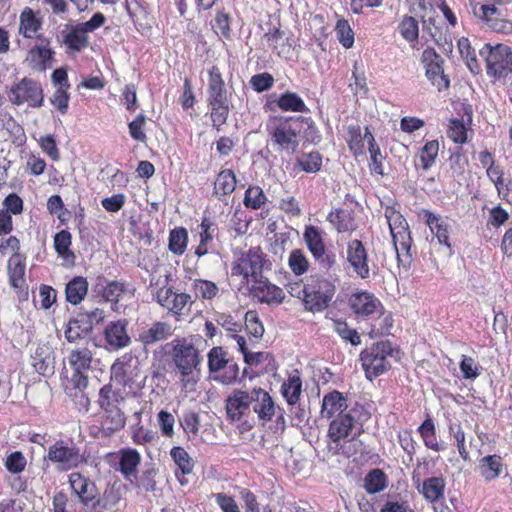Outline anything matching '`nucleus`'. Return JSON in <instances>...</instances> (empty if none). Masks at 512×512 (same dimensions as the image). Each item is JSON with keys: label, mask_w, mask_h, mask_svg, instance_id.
<instances>
[{"label": "nucleus", "mask_w": 512, "mask_h": 512, "mask_svg": "<svg viewBox=\"0 0 512 512\" xmlns=\"http://www.w3.org/2000/svg\"><path fill=\"white\" fill-rule=\"evenodd\" d=\"M225 409L227 419L245 429H251L256 419L267 422L275 415L274 401L262 388L234 390L225 401Z\"/></svg>", "instance_id": "nucleus-1"}, {"label": "nucleus", "mask_w": 512, "mask_h": 512, "mask_svg": "<svg viewBox=\"0 0 512 512\" xmlns=\"http://www.w3.org/2000/svg\"><path fill=\"white\" fill-rule=\"evenodd\" d=\"M127 291L126 284L120 281H109L103 295L105 302L117 303L122 294Z\"/></svg>", "instance_id": "nucleus-61"}, {"label": "nucleus", "mask_w": 512, "mask_h": 512, "mask_svg": "<svg viewBox=\"0 0 512 512\" xmlns=\"http://www.w3.org/2000/svg\"><path fill=\"white\" fill-rule=\"evenodd\" d=\"M422 62L426 68V77L439 91L449 87V79L444 74L443 59L433 48H426L422 53Z\"/></svg>", "instance_id": "nucleus-14"}, {"label": "nucleus", "mask_w": 512, "mask_h": 512, "mask_svg": "<svg viewBox=\"0 0 512 512\" xmlns=\"http://www.w3.org/2000/svg\"><path fill=\"white\" fill-rule=\"evenodd\" d=\"M438 151L439 143L437 140L427 142L421 149L419 158L424 170L429 169L435 163Z\"/></svg>", "instance_id": "nucleus-52"}, {"label": "nucleus", "mask_w": 512, "mask_h": 512, "mask_svg": "<svg viewBox=\"0 0 512 512\" xmlns=\"http://www.w3.org/2000/svg\"><path fill=\"white\" fill-rule=\"evenodd\" d=\"M37 40L39 43L29 50L26 62L31 69L43 72L52 66L55 52L50 46V40L44 35H38Z\"/></svg>", "instance_id": "nucleus-15"}, {"label": "nucleus", "mask_w": 512, "mask_h": 512, "mask_svg": "<svg viewBox=\"0 0 512 512\" xmlns=\"http://www.w3.org/2000/svg\"><path fill=\"white\" fill-rule=\"evenodd\" d=\"M130 394L112 383L104 385L99 391L98 404L101 409L122 407Z\"/></svg>", "instance_id": "nucleus-25"}, {"label": "nucleus", "mask_w": 512, "mask_h": 512, "mask_svg": "<svg viewBox=\"0 0 512 512\" xmlns=\"http://www.w3.org/2000/svg\"><path fill=\"white\" fill-rule=\"evenodd\" d=\"M264 39L270 49L275 51L279 56L285 55L289 52L291 44L289 38L286 37L285 32L279 28H273L264 35Z\"/></svg>", "instance_id": "nucleus-35"}, {"label": "nucleus", "mask_w": 512, "mask_h": 512, "mask_svg": "<svg viewBox=\"0 0 512 512\" xmlns=\"http://www.w3.org/2000/svg\"><path fill=\"white\" fill-rule=\"evenodd\" d=\"M288 265L295 275H302L308 271L309 262L300 249L291 251L288 259Z\"/></svg>", "instance_id": "nucleus-51"}, {"label": "nucleus", "mask_w": 512, "mask_h": 512, "mask_svg": "<svg viewBox=\"0 0 512 512\" xmlns=\"http://www.w3.org/2000/svg\"><path fill=\"white\" fill-rule=\"evenodd\" d=\"M370 418V413L360 405L348 409L345 414L336 415L328 428V438L334 444L329 446L333 454L349 456L345 443L356 440L364 431V423Z\"/></svg>", "instance_id": "nucleus-2"}, {"label": "nucleus", "mask_w": 512, "mask_h": 512, "mask_svg": "<svg viewBox=\"0 0 512 512\" xmlns=\"http://www.w3.org/2000/svg\"><path fill=\"white\" fill-rule=\"evenodd\" d=\"M228 359L222 347H213L208 353V368L211 373L218 372L226 367Z\"/></svg>", "instance_id": "nucleus-53"}, {"label": "nucleus", "mask_w": 512, "mask_h": 512, "mask_svg": "<svg viewBox=\"0 0 512 512\" xmlns=\"http://www.w3.org/2000/svg\"><path fill=\"white\" fill-rule=\"evenodd\" d=\"M69 89L56 88L53 96L50 98L51 104L62 114H66L68 111V104L70 95Z\"/></svg>", "instance_id": "nucleus-63"}, {"label": "nucleus", "mask_w": 512, "mask_h": 512, "mask_svg": "<svg viewBox=\"0 0 512 512\" xmlns=\"http://www.w3.org/2000/svg\"><path fill=\"white\" fill-rule=\"evenodd\" d=\"M118 468L127 481L134 483L136 479L137 469L141 462V455L136 449L124 448L117 453Z\"/></svg>", "instance_id": "nucleus-22"}, {"label": "nucleus", "mask_w": 512, "mask_h": 512, "mask_svg": "<svg viewBox=\"0 0 512 512\" xmlns=\"http://www.w3.org/2000/svg\"><path fill=\"white\" fill-rule=\"evenodd\" d=\"M170 456L178 466V469L181 471L182 475H188L192 473L194 463L184 448L180 446L173 447L170 451Z\"/></svg>", "instance_id": "nucleus-48"}, {"label": "nucleus", "mask_w": 512, "mask_h": 512, "mask_svg": "<svg viewBox=\"0 0 512 512\" xmlns=\"http://www.w3.org/2000/svg\"><path fill=\"white\" fill-rule=\"evenodd\" d=\"M157 420L159 424L160 431L163 436L167 438H172L174 436V425L175 418L174 416L165 410H161L157 415Z\"/></svg>", "instance_id": "nucleus-60"}, {"label": "nucleus", "mask_w": 512, "mask_h": 512, "mask_svg": "<svg viewBox=\"0 0 512 512\" xmlns=\"http://www.w3.org/2000/svg\"><path fill=\"white\" fill-rule=\"evenodd\" d=\"M154 299L156 302L173 313L176 316H181L184 314V309L191 302V296L187 293H177L173 290L172 287H162L160 288Z\"/></svg>", "instance_id": "nucleus-17"}, {"label": "nucleus", "mask_w": 512, "mask_h": 512, "mask_svg": "<svg viewBox=\"0 0 512 512\" xmlns=\"http://www.w3.org/2000/svg\"><path fill=\"white\" fill-rule=\"evenodd\" d=\"M398 31L406 41L415 42L419 37L418 21L414 17L406 15L399 23Z\"/></svg>", "instance_id": "nucleus-49"}, {"label": "nucleus", "mask_w": 512, "mask_h": 512, "mask_svg": "<svg viewBox=\"0 0 512 512\" xmlns=\"http://www.w3.org/2000/svg\"><path fill=\"white\" fill-rule=\"evenodd\" d=\"M188 232L183 227L174 228L169 235V250L175 255H182L187 247Z\"/></svg>", "instance_id": "nucleus-46"}, {"label": "nucleus", "mask_w": 512, "mask_h": 512, "mask_svg": "<svg viewBox=\"0 0 512 512\" xmlns=\"http://www.w3.org/2000/svg\"><path fill=\"white\" fill-rule=\"evenodd\" d=\"M480 55L485 57L488 75L500 79L512 73L511 47L504 44H485Z\"/></svg>", "instance_id": "nucleus-8"}, {"label": "nucleus", "mask_w": 512, "mask_h": 512, "mask_svg": "<svg viewBox=\"0 0 512 512\" xmlns=\"http://www.w3.org/2000/svg\"><path fill=\"white\" fill-rule=\"evenodd\" d=\"M89 332L90 326L85 325L83 320L76 318L68 322L64 334L69 343H76L82 340Z\"/></svg>", "instance_id": "nucleus-45"}, {"label": "nucleus", "mask_w": 512, "mask_h": 512, "mask_svg": "<svg viewBox=\"0 0 512 512\" xmlns=\"http://www.w3.org/2000/svg\"><path fill=\"white\" fill-rule=\"evenodd\" d=\"M8 98L12 104L17 106L27 104L31 108H40L44 104V91L39 81L23 77L11 85Z\"/></svg>", "instance_id": "nucleus-6"}, {"label": "nucleus", "mask_w": 512, "mask_h": 512, "mask_svg": "<svg viewBox=\"0 0 512 512\" xmlns=\"http://www.w3.org/2000/svg\"><path fill=\"white\" fill-rule=\"evenodd\" d=\"M278 107L283 111L307 112L308 108L302 98L293 92H286L277 100Z\"/></svg>", "instance_id": "nucleus-43"}, {"label": "nucleus", "mask_w": 512, "mask_h": 512, "mask_svg": "<svg viewBox=\"0 0 512 512\" xmlns=\"http://www.w3.org/2000/svg\"><path fill=\"white\" fill-rule=\"evenodd\" d=\"M32 366L35 370L46 376L53 373L54 370V357L53 350L48 343H40L36 346L34 352L31 355Z\"/></svg>", "instance_id": "nucleus-23"}, {"label": "nucleus", "mask_w": 512, "mask_h": 512, "mask_svg": "<svg viewBox=\"0 0 512 512\" xmlns=\"http://www.w3.org/2000/svg\"><path fill=\"white\" fill-rule=\"evenodd\" d=\"M245 325L247 332L256 339H259L263 336L264 326L254 312L246 313Z\"/></svg>", "instance_id": "nucleus-64"}, {"label": "nucleus", "mask_w": 512, "mask_h": 512, "mask_svg": "<svg viewBox=\"0 0 512 512\" xmlns=\"http://www.w3.org/2000/svg\"><path fill=\"white\" fill-rule=\"evenodd\" d=\"M300 118L273 121L267 126L268 133L274 145L280 150L294 152L298 145Z\"/></svg>", "instance_id": "nucleus-10"}, {"label": "nucleus", "mask_w": 512, "mask_h": 512, "mask_svg": "<svg viewBox=\"0 0 512 512\" xmlns=\"http://www.w3.org/2000/svg\"><path fill=\"white\" fill-rule=\"evenodd\" d=\"M502 459L498 455L483 457L478 465L480 474L488 481L496 479L502 472Z\"/></svg>", "instance_id": "nucleus-37"}, {"label": "nucleus", "mask_w": 512, "mask_h": 512, "mask_svg": "<svg viewBox=\"0 0 512 512\" xmlns=\"http://www.w3.org/2000/svg\"><path fill=\"white\" fill-rule=\"evenodd\" d=\"M139 377L138 363L133 360V356L129 353L118 358L111 366V382L121 386V389L129 394H134L142 388Z\"/></svg>", "instance_id": "nucleus-4"}, {"label": "nucleus", "mask_w": 512, "mask_h": 512, "mask_svg": "<svg viewBox=\"0 0 512 512\" xmlns=\"http://www.w3.org/2000/svg\"><path fill=\"white\" fill-rule=\"evenodd\" d=\"M88 287V281L85 277H74L66 285V300L72 305L80 304L87 295Z\"/></svg>", "instance_id": "nucleus-31"}, {"label": "nucleus", "mask_w": 512, "mask_h": 512, "mask_svg": "<svg viewBox=\"0 0 512 512\" xmlns=\"http://www.w3.org/2000/svg\"><path fill=\"white\" fill-rule=\"evenodd\" d=\"M364 487L369 494L381 492L386 487V475L380 469H374L365 477Z\"/></svg>", "instance_id": "nucleus-50"}, {"label": "nucleus", "mask_w": 512, "mask_h": 512, "mask_svg": "<svg viewBox=\"0 0 512 512\" xmlns=\"http://www.w3.org/2000/svg\"><path fill=\"white\" fill-rule=\"evenodd\" d=\"M173 361L182 386L187 388L196 384L201 358L194 345L186 339L178 340L173 348Z\"/></svg>", "instance_id": "nucleus-3"}, {"label": "nucleus", "mask_w": 512, "mask_h": 512, "mask_svg": "<svg viewBox=\"0 0 512 512\" xmlns=\"http://www.w3.org/2000/svg\"><path fill=\"white\" fill-rule=\"evenodd\" d=\"M347 402L338 391H333L324 396L322 400L321 415L323 418L334 419L336 415L345 414Z\"/></svg>", "instance_id": "nucleus-26"}, {"label": "nucleus", "mask_w": 512, "mask_h": 512, "mask_svg": "<svg viewBox=\"0 0 512 512\" xmlns=\"http://www.w3.org/2000/svg\"><path fill=\"white\" fill-rule=\"evenodd\" d=\"M346 259L352 268L353 272L361 279H367L370 277V267L368 252L362 243L358 239L350 240L347 243Z\"/></svg>", "instance_id": "nucleus-16"}, {"label": "nucleus", "mask_w": 512, "mask_h": 512, "mask_svg": "<svg viewBox=\"0 0 512 512\" xmlns=\"http://www.w3.org/2000/svg\"><path fill=\"white\" fill-rule=\"evenodd\" d=\"M236 184L237 179L235 173L231 169H223L218 173L215 179L214 194L219 200H223L225 196L235 190Z\"/></svg>", "instance_id": "nucleus-30"}, {"label": "nucleus", "mask_w": 512, "mask_h": 512, "mask_svg": "<svg viewBox=\"0 0 512 512\" xmlns=\"http://www.w3.org/2000/svg\"><path fill=\"white\" fill-rule=\"evenodd\" d=\"M249 290L253 297L257 298L262 303H267L269 305H279L282 303L285 295L283 290L270 283L263 276L255 282L249 285Z\"/></svg>", "instance_id": "nucleus-18"}, {"label": "nucleus", "mask_w": 512, "mask_h": 512, "mask_svg": "<svg viewBox=\"0 0 512 512\" xmlns=\"http://www.w3.org/2000/svg\"><path fill=\"white\" fill-rule=\"evenodd\" d=\"M304 292V304L306 309L312 312H321L332 301L336 287L327 279L312 278Z\"/></svg>", "instance_id": "nucleus-9"}, {"label": "nucleus", "mask_w": 512, "mask_h": 512, "mask_svg": "<svg viewBox=\"0 0 512 512\" xmlns=\"http://www.w3.org/2000/svg\"><path fill=\"white\" fill-rule=\"evenodd\" d=\"M365 138H367L368 150L371 157V171L383 175L384 172L382 165V154L379 146L375 142L374 136L371 134L368 127L365 128Z\"/></svg>", "instance_id": "nucleus-44"}, {"label": "nucleus", "mask_w": 512, "mask_h": 512, "mask_svg": "<svg viewBox=\"0 0 512 512\" xmlns=\"http://www.w3.org/2000/svg\"><path fill=\"white\" fill-rule=\"evenodd\" d=\"M333 329L342 339L349 341L352 345L357 346L361 343V338L358 332L350 328L346 322L334 320Z\"/></svg>", "instance_id": "nucleus-54"}, {"label": "nucleus", "mask_w": 512, "mask_h": 512, "mask_svg": "<svg viewBox=\"0 0 512 512\" xmlns=\"http://www.w3.org/2000/svg\"><path fill=\"white\" fill-rule=\"evenodd\" d=\"M281 392L287 403L291 406L298 403L302 392V381L298 375L289 376L287 382L281 386Z\"/></svg>", "instance_id": "nucleus-42"}, {"label": "nucleus", "mask_w": 512, "mask_h": 512, "mask_svg": "<svg viewBox=\"0 0 512 512\" xmlns=\"http://www.w3.org/2000/svg\"><path fill=\"white\" fill-rule=\"evenodd\" d=\"M302 170L315 173L320 170L322 166V156L319 152H311L304 154L298 161Z\"/></svg>", "instance_id": "nucleus-59"}, {"label": "nucleus", "mask_w": 512, "mask_h": 512, "mask_svg": "<svg viewBox=\"0 0 512 512\" xmlns=\"http://www.w3.org/2000/svg\"><path fill=\"white\" fill-rule=\"evenodd\" d=\"M200 242L195 249V254L198 257H202L212 249V241L216 228L205 218L201 225Z\"/></svg>", "instance_id": "nucleus-41"}, {"label": "nucleus", "mask_w": 512, "mask_h": 512, "mask_svg": "<svg viewBox=\"0 0 512 512\" xmlns=\"http://www.w3.org/2000/svg\"><path fill=\"white\" fill-rule=\"evenodd\" d=\"M266 201V196L259 186H250L245 192L244 205L248 208L259 209Z\"/></svg>", "instance_id": "nucleus-55"}, {"label": "nucleus", "mask_w": 512, "mask_h": 512, "mask_svg": "<svg viewBox=\"0 0 512 512\" xmlns=\"http://www.w3.org/2000/svg\"><path fill=\"white\" fill-rule=\"evenodd\" d=\"M228 99L225 83L217 67H212L209 71V83L207 89V101Z\"/></svg>", "instance_id": "nucleus-33"}, {"label": "nucleus", "mask_w": 512, "mask_h": 512, "mask_svg": "<svg viewBox=\"0 0 512 512\" xmlns=\"http://www.w3.org/2000/svg\"><path fill=\"white\" fill-rule=\"evenodd\" d=\"M9 283L15 289H21L25 285V262L19 255L12 256L8 261Z\"/></svg>", "instance_id": "nucleus-36"}, {"label": "nucleus", "mask_w": 512, "mask_h": 512, "mask_svg": "<svg viewBox=\"0 0 512 512\" xmlns=\"http://www.w3.org/2000/svg\"><path fill=\"white\" fill-rule=\"evenodd\" d=\"M69 483L72 490L80 497L81 501L88 503L94 498V483L78 472H73L69 476Z\"/></svg>", "instance_id": "nucleus-32"}, {"label": "nucleus", "mask_w": 512, "mask_h": 512, "mask_svg": "<svg viewBox=\"0 0 512 512\" xmlns=\"http://www.w3.org/2000/svg\"><path fill=\"white\" fill-rule=\"evenodd\" d=\"M102 410L104 412L102 428L106 435H111L125 426L126 417L122 407H112Z\"/></svg>", "instance_id": "nucleus-29"}, {"label": "nucleus", "mask_w": 512, "mask_h": 512, "mask_svg": "<svg viewBox=\"0 0 512 512\" xmlns=\"http://www.w3.org/2000/svg\"><path fill=\"white\" fill-rule=\"evenodd\" d=\"M385 216L387 218L391 234L409 228L406 219L399 212L395 210L386 209Z\"/></svg>", "instance_id": "nucleus-62"}, {"label": "nucleus", "mask_w": 512, "mask_h": 512, "mask_svg": "<svg viewBox=\"0 0 512 512\" xmlns=\"http://www.w3.org/2000/svg\"><path fill=\"white\" fill-rule=\"evenodd\" d=\"M392 345L389 341H381L360 354L362 368L370 380L386 372L390 367L388 357L392 356Z\"/></svg>", "instance_id": "nucleus-5"}, {"label": "nucleus", "mask_w": 512, "mask_h": 512, "mask_svg": "<svg viewBox=\"0 0 512 512\" xmlns=\"http://www.w3.org/2000/svg\"><path fill=\"white\" fill-rule=\"evenodd\" d=\"M193 286L196 296L208 300L213 299L219 291L214 282L203 279L195 280Z\"/></svg>", "instance_id": "nucleus-57"}, {"label": "nucleus", "mask_w": 512, "mask_h": 512, "mask_svg": "<svg viewBox=\"0 0 512 512\" xmlns=\"http://www.w3.org/2000/svg\"><path fill=\"white\" fill-rule=\"evenodd\" d=\"M352 310L357 315L371 316L381 313L383 306L374 294L366 291L352 294L349 300Z\"/></svg>", "instance_id": "nucleus-20"}, {"label": "nucleus", "mask_w": 512, "mask_h": 512, "mask_svg": "<svg viewBox=\"0 0 512 512\" xmlns=\"http://www.w3.org/2000/svg\"><path fill=\"white\" fill-rule=\"evenodd\" d=\"M44 459L57 464L61 471L77 468L85 462L80 448L73 441L63 439L57 440L48 448Z\"/></svg>", "instance_id": "nucleus-7"}, {"label": "nucleus", "mask_w": 512, "mask_h": 512, "mask_svg": "<svg viewBox=\"0 0 512 512\" xmlns=\"http://www.w3.org/2000/svg\"><path fill=\"white\" fill-rule=\"evenodd\" d=\"M447 136L455 143H465L467 141V130L463 121L459 119H451L447 130Z\"/></svg>", "instance_id": "nucleus-58"}, {"label": "nucleus", "mask_w": 512, "mask_h": 512, "mask_svg": "<svg viewBox=\"0 0 512 512\" xmlns=\"http://www.w3.org/2000/svg\"><path fill=\"white\" fill-rule=\"evenodd\" d=\"M425 222L428 225L431 233L437 239L438 243L450 249L449 242V224L440 215L434 214L427 210L423 211Z\"/></svg>", "instance_id": "nucleus-24"}, {"label": "nucleus", "mask_w": 512, "mask_h": 512, "mask_svg": "<svg viewBox=\"0 0 512 512\" xmlns=\"http://www.w3.org/2000/svg\"><path fill=\"white\" fill-rule=\"evenodd\" d=\"M327 220L339 233L355 229L354 217L350 211L345 209L338 208L331 211L327 216Z\"/></svg>", "instance_id": "nucleus-34"}, {"label": "nucleus", "mask_w": 512, "mask_h": 512, "mask_svg": "<svg viewBox=\"0 0 512 512\" xmlns=\"http://www.w3.org/2000/svg\"><path fill=\"white\" fill-rule=\"evenodd\" d=\"M41 27L42 20L35 15L30 7H25L20 14L19 33L25 38L37 39Z\"/></svg>", "instance_id": "nucleus-28"}, {"label": "nucleus", "mask_w": 512, "mask_h": 512, "mask_svg": "<svg viewBox=\"0 0 512 512\" xmlns=\"http://www.w3.org/2000/svg\"><path fill=\"white\" fill-rule=\"evenodd\" d=\"M445 481L442 477H431L423 481L420 492L429 502H435L444 495Z\"/></svg>", "instance_id": "nucleus-38"}, {"label": "nucleus", "mask_w": 512, "mask_h": 512, "mask_svg": "<svg viewBox=\"0 0 512 512\" xmlns=\"http://www.w3.org/2000/svg\"><path fill=\"white\" fill-rule=\"evenodd\" d=\"M347 142L354 155L364 154V143L367 142V138H365V133L362 134L360 126L350 125L348 127Z\"/></svg>", "instance_id": "nucleus-47"}, {"label": "nucleus", "mask_w": 512, "mask_h": 512, "mask_svg": "<svg viewBox=\"0 0 512 512\" xmlns=\"http://www.w3.org/2000/svg\"><path fill=\"white\" fill-rule=\"evenodd\" d=\"M391 235L399 264L403 266L410 265V249L412 244V238L410 235L409 228Z\"/></svg>", "instance_id": "nucleus-27"}, {"label": "nucleus", "mask_w": 512, "mask_h": 512, "mask_svg": "<svg viewBox=\"0 0 512 512\" xmlns=\"http://www.w3.org/2000/svg\"><path fill=\"white\" fill-rule=\"evenodd\" d=\"M179 424L189 440H195L199 436L201 421L198 413L191 410L183 412Z\"/></svg>", "instance_id": "nucleus-40"}, {"label": "nucleus", "mask_w": 512, "mask_h": 512, "mask_svg": "<svg viewBox=\"0 0 512 512\" xmlns=\"http://www.w3.org/2000/svg\"><path fill=\"white\" fill-rule=\"evenodd\" d=\"M303 238L321 268L328 270L335 264V254L326 252L321 232L317 227L307 226Z\"/></svg>", "instance_id": "nucleus-13"}, {"label": "nucleus", "mask_w": 512, "mask_h": 512, "mask_svg": "<svg viewBox=\"0 0 512 512\" xmlns=\"http://www.w3.org/2000/svg\"><path fill=\"white\" fill-rule=\"evenodd\" d=\"M335 32L339 42L345 48H351L354 44V33L347 20H338L335 27Z\"/></svg>", "instance_id": "nucleus-56"}, {"label": "nucleus", "mask_w": 512, "mask_h": 512, "mask_svg": "<svg viewBox=\"0 0 512 512\" xmlns=\"http://www.w3.org/2000/svg\"><path fill=\"white\" fill-rule=\"evenodd\" d=\"M262 268L263 253L259 247H253L233 264L231 276H241V283L249 286L263 276Z\"/></svg>", "instance_id": "nucleus-11"}, {"label": "nucleus", "mask_w": 512, "mask_h": 512, "mask_svg": "<svg viewBox=\"0 0 512 512\" xmlns=\"http://www.w3.org/2000/svg\"><path fill=\"white\" fill-rule=\"evenodd\" d=\"M73 370L71 382L75 388L84 390L88 386V371L91 369L93 353L87 346L75 347L67 356Z\"/></svg>", "instance_id": "nucleus-12"}, {"label": "nucleus", "mask_w": 512, "mask_h": 512, "mask_svg": "<svg viewBox=\"0 0 512 512\" xmlns=\"http://www.w3.org/2000/svg\"><path fill=\"white\" fill-rule=\"evenodd\" d=\"M64 44L73 51H81L88 45L87 32L80 24L72 26L64 37Z\"/></svg>", "instance_id": "nucleus-39"}, {"label": "nucleus", "mask_w": 512, "mask_h": 512, "mask_svg": "<svg viewBox=\"0 0 512 512\" xmlns=\"http://www.w3.org/2000/svg\"><path fill=\"white\" fill-rule=\"evenodd\" d=\"M128 321L120 319L110 322L104 330L106 343L114 350H120L130 345L131 338L127 332Z\"/></svg>", "instance_id": "nucleus-21"}, {"label": "nucleus", "mask_w": 512, "mask_h": 512, "mask_svg": "<svg viewBox=\"0 0 512 512\" xmlns=\"http://www.w3.org/2000/svg\"><path fill=\"white\" fill-rule=\"evenodd\" d=\"M174 333V328L168 322L155 321L150 326L144 327L138 334V341L144 347L154 346L158 342L168 340Z\"/></svg>", "instance_id": "nucleus-19"}]
</instances>
